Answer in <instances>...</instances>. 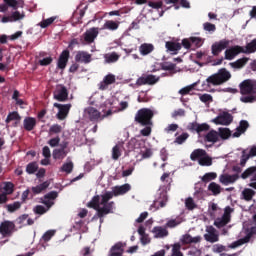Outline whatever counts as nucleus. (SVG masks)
<instances>
[{"label":"nucleus","mask_w":256,"mask_h":256,"mask_svg":"<svg viewBox=\"0 0 256 256\" xmlns=\"http://www.w3.org/2000/svg\"><path fill=\"white\" fill-rule=\"evenodd\" d=\"M131 191L130 184H123L121 186H116L112 188L111 192H106L100 196H94L92 200L88 203V207H92L97 211L98 217H105V215H109V213H113V209H115V203L109 202L113 197H119V195H125V193H129ZM109 202V203H108Z\"/></svg>","instance_id":"1"},{"label":"nucleus","mask_w":256,"mask_h":256,"mask_svg":"<svg viewBox=\"0 0 256 256\" xmlns=\"http://www.w3.org/2000/svg\"><path fill=\"white\" fill-rule=\"evenodd\" d=\"M231 79V72L227 69L222 68L218 71V73L211 75L206 79L203 83V86L210 87V85H223V83H227Z\"/></svg>","instance_id":"2"},{"label":"nucleus","mask_w":256,"mask_h":256,"mask_svg":"<svg viewBox=\"0 0 256 256\" xmlns=\"http://www.w3.org/2000/svg\"><path fill=\"white\" fill-rule=\"evenodd\" d=\"M130 145L134 146V152L137 153L136 158L138 161H143V159H149L153 155V151L150 148H146L145 142H139L137 139H132Z\"/></svg>","instance_id":"3"},{"label":"nucleus","mask_w":256,"mask_h":256,"mask_svg":"<svg viewBox=\"0 0 256 256\" xmlns=\"http://www.w3.org/2000/svg\"><path fill=\"white\" fill-rule=\"evenodd\" d=\"M190 159L192 161H197L198 159V163L202 167H211L213 165V158L207 155V152L203 149L194 150L190 155Z\"/></svg>","instance_id":"4"},{"label":"nucleus","mask_w":256,"mask_h":256,"mask_svg":"<svg viewBox=\"0 0 256 256\" xmlns=\"http://www.w3.org/2000/svg\"><path fill=\"white\" fill-rule=\"evenodd\" d=\"M112 113L113 110H111V108H108L106 112L105 110H102V113L94 107H88L86 109V115L91 119V121H103L105 117H109Z\"/></svg>","instance_id":"5"},{"label":"nucleus","mask_w":256,"mask_h":256,"mask_svg":"<svg viewBox=\"0 0 256 256\" xmlns=\"http://www.w3.org/2000/svg\"><path fill=\"white\" fill-rule=\"evenodd\" d=\"M153 115L154 113L151 109L143 108L138 111L135 119L136 121H138V123H141V125H153V123L151 122V119H153Z\"/></svg>","instance_id":"6"},{"label":"nucleus","mask_w":256,"mask_h":256,"mask_svg":"<svg viewBox=\"0 0 256 256\" xmlns=\"http://www.w3.org/2000/svg\"><path fill=\"white\" fill-rule=\"evenodd\" d=\"M231 213H233V208L227 206L224 209V214L214 221L215 227H218V229L225 227L231 221Z\"/></svg>","instance_id":"7"},{"label":"nucleus","mask_w":256,"mask_h":256,"mask_svg":"<svg viewBox=\"0 0 256 256\" xmlns=\"http://www.w3.org/2000/svg\"><path fill=\"white\" fill-rule=\"evenodd\" d=\"M214 125H231L233 116L228 112H221L216 118L211 120Z\"/></svg>","instance_id":"8"},{"label":"nucleus","mask_w":256,"mask_h":256,"mask_svg":"<svg viewBox=\"0 0 256 256\" xmlns=\"http://www.w3.org/2000/svg\"><path fill=\"white\" fill-rule=\"evenodd\" d=\"M249 177H250V183L248 184L249 187H252V189H256V166H251L247 168L241 174V179H249Z\"/></svg>","instance_id":"9"},{"label":"nucleus","mask_w":256,"mask_h":256,"mask_svg":"<svg viewBox=\"0 0 256 256\" xmlns=\"http://www.w3.org/2000/svg\"><path fill=\"white\" fill-rule=\"evenodd\" d=\"M253 157H256V145L249 146L248 148H246L242 151L240 165L242 167H245L247 161H249V159H251Z\"/></svg>","instance_id":"10"},{"label":"nucleus","mask_w":256,"mask_h":256,"mask_svg":"<svg viewBox=\"0 0 256 256\" xmlns=\"http://www.w3.org/2000/svg\"><path fill=\"white\" fill-rule=\"evenodd\" d=\"M14 232L15 223L6 220L0 224V235H2V237H11Z\"/></svg>","instance_id":"11"},{"label":"nucleus","mask_w":256,"mask_h":256,"mask_svg":"<svg viewBox=\"0 0 256 256\" xmlns=\"http://www.w3.org/2000/svg\"><path fill=\"white\" fill-rule=\"evenodd\" d=\"M67 145H68L67 142H63L62 144H60V148L54 149L52 152L53 159H55L56 161H63V159H65V157H67V153H69L66 150Z\"/></svg>","instance_id":"12"},{"label":"nucleus","mask_w":256,"mask_h":256,"mask_svg":"<svg viewBox=\"0 0 256 256\" xmlns=\"http://www.w3.org/2000/svg\"><path fill=\"white\" fill-rule=\"evenodd\" d=\"M25 19V12L14 11L10 16L2 17L1 23H17Z\"/></svg>","instance_id":"13"},{"label":"nucleus","mask_w":256,"mask_h":256,"mask_svg":"<svg viewBox=\"0 0 256 256\" xmlns=\"http://www.w3.org/2000/svg\"><path fill=\"white\" fill-rule=\"evenodd\" d=\"M256 84L252 80H244L240 84V93L242 95H251V93H255Z\"/></svg>","instance_id":"14"},{"label":"nucleus","mask_w":256,"mask_h":256,"mask_svg":"<svg viewBox=\"0 0 256 256\" xmlns=\"http://www.w3.org/2000/svg\"><path fill=\"white\" fill-rule=\"evenodd\" d=\"M68 97L69 92L67 91V88L63 85H57L54 91V99H56V101L64 102Z\"/></svg>","instance_id":"15"},{"label":"nucleus","mask_w":256,"mask_h":256,"mask_svg":"<svg viewBox=\"0 0 256 256\" xmlns=\"http://www.w3.org/2000/svg\"><path fill=\"white\" fill-rule=\"evenodd\" d=\"M54 107L59 109L57 113V119L60 121H63L69 115V111L71 110V104H59V103H54Z\"/></svg>","instance_id":"16"},{"label":"nucleus","mask_w":256,"mask_h":256,"mask_svg":"<svg viewBox=\"0 0 256 256\" xmlns=\"http://www.w3.org/2000/svg\"><path fill=\"white\" fill-rule=\"evenodd\" d=\"M204 238L209 243H217V241H219V234L217 233V230L213 226H207Z\"/></svg>","instance_id":"17"},{"label":"nucleus","mask_w":256,"mask_h":256,"mask_svg":"<svg viewBox=\"0 0 256 256\" xmlns=\"http://www.w3.org/2000/svg\"><path fill=\"white\" fill-rule=\"evenodd\" d=\"M239 53H245V49H243V47L241 46L231 47L225 51V59H227L228 61H231L235 59V57H237Z\"/></svg>","instance_id":"18"},{"label":"nucleus","mask_w":256,"mask_h":256,"mask_svg":"<svg viewBox=\"0 0 256 256\" xmlns=\"http://www.w3.org/2000/svg\"><path fill=\"white\" fill-rule=\"evenodd\" d=\"M238 180H239L238 174H234V175L222 174L219 176V182L225 186L233 185V183L237 182Z\"/></svg>","instance_id":"19"},{"label":"nucleus","mask_w":256,"mask_h":256,"mask_svg":"<svg viewBox=\"0 0 256 256\" xmlns=\"http://www.w3.org/2000/svg\"><path fill=\"white\" fill-rule=\"evenodd\" d=\"M229 47V40H221L212 45V54L219 55L223 49H227Z\"/></svg>","instance_id":"20"},{"label":"nucleus","mask_w":256,"mask_h":256,"mask_svg":"<svg viewBox=\"0 0 256 256\" xmlns=\"http://www.w3.org/2000/svg\"><path fill=\"white\" fill-rule=\"evenodd\" d=\"M116 81V76L114 74H108L104 77L103 81L100 82L99 89L105 91L109 85H113Z\"/></svg>","instance_id":"21"},{"label":"nucleus","mask_w":256,"mask_h":256,"mask_svg":"<svg viewBox=\"0 0 256 256\" xmlns=\"http://www.w3.org/2000/svg\"><path fill=\"white\" fill-rule=\"evenodd\" d=\"M253 233H256V227H253L251 231L246 233V236L244 238L234 242L230 247L232 249H235V247H239L241 245H245V243H249V239H251V236L253 235Z\"/></svg>","instance_id":"22"},{"label":"nucleus","mask_w":256,"mask_h":256,"mask_svg":"<svg viewBox=\"0 0 256 256\" xmlns=\"http://www.w3.org/2000/svg\"><path fill=\"white\" fill-rule=\"evenodd\" d=\"M182 245H189V243H201V236L192 237L189 234H184L180 238Z\"/></svg>","instance_id":"23"},{"label":"nucleus","mask_w":256,"mask_h":256,"mask_svg":"<svg viewBox=\"0 0 256 256\" xmlns=\"http://www.w3.org/2000/svg\"><path fill=\"white\" fill-rule=\"evenodd\" d=\"M188 129L190 131H196V133H201L203 131H209V126L207 123L199 124L197 122H193L188 125Z\"/></svg>","instance_id":"24"},{"label":"nucleus","mask_w":256,"mask_h":256,"mask_svg":"<svg viewBox=\"0 0 256 256\" xmlns=\"http://www.w3.org/2000/svg\"><path fill=\"white\" fill-rule=\"evenodd\" d=\"M55 199H57V192L53 191L48 193L45 197L42 203L46 205L47 209H51L53 207Z\"/></svg>","instance_id":"25"},{"label":"nucleus","mask_w":256,"mask_h":256,"mask_svg":"<svg viewBox=\"0 0 256 256\" xmlns=\"http://www.w3.org/2000/svg\"><path fill=\"white\" fill-rule=\"evenodd\" d=\"M152 233L156 239H162V237H167V235H169L167 228H163L161 226L154 227Z\"/></svg>","instance_id":"26"},{"label":"nucleus","mask_w":256,"mask_h":256,"mask_svg":"<svg viewBox=\"0 0 256 256\" xmlns=\"http://www.w3.org/2000/svg\"><path fill=\"white\" fill-rule=\"evenodd\" d=\"M67 61H69V51L64 50L58 60L59 69H65L67 67Z\"/></svg>","instance_id":"27"},{"label":"nucleus","mask_w":256,"mask_h":256,"mask_svg":"<svg viewBox=\"0 0 256 256\" xmlns=\"http://www.w3.org/2000/svg\"><path fill=\"white\" fill-rule=\"evenodd\" d=\"M99 35V32L96 28H92L86 31L84 39L87 41V43H93L95 41V38Z\"/></svg>","instance_id":"28"},{"label":"nucleus","mask_w":256,"mask_h":256,"mask_svg":"<svg viewBox=\"0 0 256 256\" xmlns=\"http://www.w3.org/2000/svg\"><path fill=\"white\" fill-rule=\"evenodd\" d=\"M75 59L79 63H91V54L87 52H78Z\"/></svg>","instance_id":"29"},{"label":"nucleus","mask_w":256,"mask_h":256,"mask_svg":"<svg viewBox=\"0 0 256 256\" xmlns=\"http://www.w3.org/2000/svg\"><path fill=\"white\" fill-rule=\"evenodd\" d=\"M247 127H249V122L242 120L239 127H237L236 132H234L233 137H241V135L247 131Z\"/></svg>","instance_id":"30"},{"label":"nucleus","mask_w":256,"mask_h":256,"mask_svg":"<svg viewBox=\"0 0 256 256\" xmlns=\"http://www.w3.org/2000/svg\"><path fill=\"white\" fill-rule=\"evenodd\" d=\"M37 125V120L33 117H27L24 119V129L26 131H33Z\"/></svg>","instance_id":"31"},{"label":"nucleus","mask_w":256,"mask_h":256,"mask_svg":"<svg viewBox=\"0 0 256 256\" xmlns=\"http://www.w3.org/2000/svg\"><path fill=\"white\" fill-rule=\"evenodd\" d=\"M154 49H155V46H153V44L144 43L139 47V52L140 54L145 56V55H149L150 53H153Z\"/></svg>","instance_id":"32"},{"label":"nucleus","mask_w":256,"mask_h":256,"mask_svg":"<svg viewBox=\"0 0 256 256\" xmlns=\"http://www.w3.org/2000/svg\"><path fill=\"white\" fill-rule=\"evenodd\" d=\"M121 153H123V144L122 143L116 144L112 148V159H114V161H117V159L121 157Z\"/></svg>","instance_id":"33"},{"label":"nucleus","mask_w":256,"mask_h":256,"mask_svg":"<svg viewBox=\"0 0 256 256\" xmlns=\"http://www.w3.org/2000/svg\"><path fill=\"white\" fill-rule=\"evenodd\" d=\"M248 61L249 58H240L235 62H231L230 67H232V69H243V67L247 65Z\"/></svg>","instance_id":"34"},{"label":"nucleus","mask_w":256,"mask_h":256,"mask_svg":"<svg viewBox=\"0 0 256 256\" xmlns=\"http://www.w3.org/2000/svg\"><path fill=\"white\" fill-rule=\"evenodd\" d=\"M205 139L208 143H217L219 141V132L212 130L206 134Z\"/></svg>","instance_id":"35"},{"label":"nucleus","mask_w":256,"mask_h":256,"mask_svg":"<svg viewBox=\"0 0 256 256\" xmlns=\"http://www.w3.org/2000/svg\"><path fill=\"white\" fill-rule=\"evenodd\" d=\"M49 185H51V183L49 181H46L40 185L32 187V193H34L35 195H39V193H43V191H45V189H47Z\"/></svg>","instance_id":"36"},{"label":"nucleus","mask_w":256,"mask_h":256,"mask_svg":"<svg viewBox=\"0 0 256 256\" xmlns=\"http://www.w3.org/2000/svg\"><path fill=\"white\" fill-rule=\"evenodd\" d=\"M123 255V244L117 243L110 250V256H121Z\"/></svg>","instance_id":"37"},{"label":"nucleus","mask_w":256,"mask_h":256,"mask_svg":"<svg viewBox=\"0 0 256 256\" xmlns=\"http://www.w3.org/2000/svg\"><path fill=\"white\" fill-rule=\"evenodd\" d=\"M208 191H211L212 194L214 195H219L222 191L221 185L212 182L208 185Z\"/></svg>","instance_id":"38"},{"label":"nucleus","mask_w":256,"mask_h":256,"mask_svg":"<svg viewBox=\"0 0 256 256\" xmlns=\"http://www.w3.org/2000/svg\"><path fill=\"white\" fill-rule=\"evenodd\" d=\"M166 49L171 53H177L181 49V44L175 42H166Z\"/></svg>","instance_id":"39"},{"label":"nucleus","mask_w":256,"mask_h":256,"mask_svg":"<svg viewBox=\"0 0 256 256\" xmlns=\"http://www.w3.org/2000/svg\"><path fill=\"white\" fill-rule=\"evenodd\" d=\"M242 195H243V198L245 199V201H251V199H253V197L255 195V191L251 188H245L242 191Z\"/></svg>","instance_id":"40"},{"label":"nucleus","mask_w":256,"mask_h":256,"mask_svg":"<svg viewBox=\"0 0 256 256\" xmlns=\"http://www.w3.org/2000/svg\"><path fill=\"white\" fill-rule=\"evenodd\" d=\"M103 29H109L110 31H116V29H119V23L108 20L105 22Z\"/></svg>","instance_id":"41"},{"label":"nucleus","mask_w":256,"mask_h":256,"mask_svg":"<svg viewBox=\"0 0 256 256\" xmlns=\"http://www.w3.org/2000/svg\"><path fill=\"white\" fill-rule=\"evenodd\" d=\"M201 179L204 183H209V181H213L214 179H217V173L208 172L204 174Z\"/></svg>","instance_id":"42"},{"label":"nucleus","mask_w":256,"mask_h":256,"mask_svg":"<svg viewBox=\"0 0 256 256\" xmlns=\"http://www.w3.org/2000/svg\"><path fill=\"white\" fill-rule=\"evenodd\" d=\"M218 135L221 139H229L231 137V130L229 128H219Z\"/></svg>","instance_id":"43"},{"label":"nucleus","mask_w":256,"mask_h":256,"mask_svg":"<svg viewBox=\"0 0 256 256\" xmlns=\"http://www.w3.org/2000/svg\"><path fill=\"white\" fill-rule=\"evenodd\" d=\"M171 256H183V252H181V244L180 243H175L172 245Z\"/></svg>","instance_id":"44"},{"label":"nucleus","mask_w":256,"mask_h":256,"mask_svg":"<svg viewBox=\"0 0 256 256\" xmlns=\"http://www.w3.org/2000/svg\"><path fill=\"white\" fill-rule=\"evenodd\" d=\"M104 58L106 63H115L119 61L117 53L106 54Z\"/></svg>","instance_id":"45"},{"label":"nucleus","mask_w":256,"mask_h":256,"mask_svg":"<svg viewBox=\"0 0 256 256\" xmlns=\"http://www.w3.org/2000/svg\"><path fill=\"white\" fill-rule=\"evenodd\" d=\"M182 221H183V218L171 219L166 223V227L173 229V227H177L178 225H181Z\"/></svg>","instance_id":"46"},{"label":"nucleus","mask_w":256,"mask_h":256,"mask_svg":"<svg viewBox=\"0 0 256 256\" xmlns=\"http://www.w3.org/2000/svg\"><path fill=\"white\" fill-rule=\"evenodd\" d=\"M185 206L189 211H193V209H197V203H195V200L193 198L189 197L185 200Z\"/></svg>","instance_id":"47"},{"label":"nucleus","mask_w":256,"mask_h":256,"mask_svg":"<svg viewBox=\"0 0 256 256\" xmlns=\"http://www.w3.org/2000/svg\"><path fill=\"white\" fill-rule=\"evenodd\" d=\"M13 183L11 182H6L3 184L2 189L4 191L5 195H11L13 193Z\"/></svg>","instance_id":"48"},{"label":"nucleus","mask_w":256,"mask_h":256,"mask_svg":"<svg viewBox=\"0 0 256 256\" xmlns=\"http://www.w3.org/2000/svg\"><path fill=\"white\" fill-rule=\"evenodd\" d=\"M37 169H39V166L37 165V162H32L29 163L26 167V172L29 175H33V173H35V171H37Z\"/></svg>","instance_id":"49"},{"label":"nucleus","mask_w":256,"mask_h":256,"mask_svg":"<svg viewBox=\"0 0 256 256\" xmlns=\"http://www.w3.org/2000/svg\"><path fill=\"white\" fill-rule=\"evenodd\" d=\"M7 211L9 213H15L18 209H21V202H14L13 204H9L6 206Z\"/></svg>","instance_id":"50"},{"label":"nucleus","mask_w":256,"mask_h":256,"mask_svg":"<svg viewBox=\"0 0 256 256\" xmlns=\"http://www.w3.org/2000/svg\"><path fill=\"white\" fill-rule=\"evenodd\" d=\"M256 51V39L252 40L250 43L247 44L246 50L244 53H255Z\"/></svg>","instance_id":"51"},{"label":"nucleus","mask_w":256,"mask_h":256,"mask_svg":"<svg viewBox=\"0 0 256 256\" xmlns=\"http://www.w3.org/2000/svg\"><path fill=\"white\" fill-rule=\"evenodd\" d=\"M55 19H57V17L53 16V17L43 20L42 22H40V27L42 29H46V27H49V25L53 24Z\"/></svg>","instance_id":"52"},{"label":"nucleus","mask_w":256,"mask_h":256,"mask_svg":"<svg viewBox=\"0 0 256 256\" xmlns=\"http://www.w3.org/2000/svg\"><path fill=\"white\" fill-rule=\"evenodd\" d=\"M146 78V85H155L159 81V76L155 75H147Z\"/></svg>","instance_id":"53"},{"label":"nucleus","mask_w":256,"mask_h":256,"mask_svg":"<svg viewBox=\"0 0 256 256\" xmlns=\"http://www.w3.org/2000/svg\"><path fill=\"white\" fill-rule=\"evenodd\" d=\"M63 130V128L61 127V125L59 124H54L50 127L49 129V134L50 135H57V133H61V131Z\"/></svg>","instance_id":"54"},{"label":"nucleus","mask_w":256,"mask_h":256,"mask_svg":"<svg viewBox=\"0 0 256 256\" xmlns=\"http://www.w3.org/2000/svg\"><path fill=\"white\" fill-rule=\"evenodd\" d=\"M21 119V116H19V113L12 112L10 113L6 118V123H9L11 121H19Z\"/></svg>","instance_id":"55"},{"label":"nucleus","mask_w":256,"mask_h":256,"mask_svg":"<svg viewBox=\"0 0 256 256\" xmlns=\"http://www.w3.org/2000/svg\"><path fill=\"white\" fill-rule=\"evenodd\" d=\"M61 171H64V173H71V171H73V162L68 161L64 163L61 167Z\"/></svg>","instance_id":"56"},{"label":"nucleus","mask_w":256,"mask_h":256,"mask_svg":"<svg viewBox=\"0 0 256 256\" xmlns=\"http://www.w3.org/2000/svg\"><path fill=\"white\" fill-rule=\"evenodd\" d=\"M240 101L242 103H255L256 97L254 95L242 96Z\"/></svg>","instance_id":"57"},{"label":"nucleus","mask_w":256,"mask_h":256,"mask_svg":"<svg viewBox=\"0 0 256 256\" xmlns=\"http://www.w3.org/2000/svg\"><path fill=\"white\" fill-rule=\"evenodd\" d=\"M188 138L189 135L187 133H184L176 138L175 143H177L178 145H183V143H185Z\"/></svg>","instance_id":"58"},{"label":"nucleus","mask_w":256,"mask_h":256,"mask_svg":"<svg viewBox=\"0 0 256 256\" xmlns=\"http://www.w3.org/2000/svg\"><path fill=\"white\" fill-rule=\"evenodd\" d=\"M49 211V208H45L42 205H38L34 208V212H36L38 215H43Z\"/></svg>","instance_id":"59"},{"label":"nucleus","mask_w":256,"mask_h":256,"mask_svg":"<svg viewBox=\"0 0 256 256\" xmlns=\"http://www.w3.org/2000/svg\"><path fill=\"white\" fill-rule=\"evenodd\" d=\"M141 85H147L145 76L138 78L135 84H130L131 87H141Z\"/></svg>","instance_id":"60"},{"label":"nucleus","mask_w":256,"mask_h":256,"mask_svg":"<svg viewBox=\"0 0 256 256\" xmlns=\"http://www.w3.org/2000/svg\"><path fill=\"white\" fill-rule=\"evenodd\" d=\"M195 85H197V83H194L190 86H186L184 88H182L179 93L180 95H187V93L191 92L193 90V87H195Z\"/></svg>","instance_id":"61"},{"label":"nucleus","mask_w":256,"mask_h":256,"mask_svg":"<svg viewBox=\"0 0 256 256\" xmlns=\"http://www.w3.org/2000/svg\"><path fill=\"white\" fill-rule=\"evenodd\" d=\"M199 99L202 101V103H211V101H213V96L210 94H203L199 97Z\"/></svg>","instance_id":"62"},{"label":"nucleus","mask_w":256,"mask_h":256,"mask_svg":"<svg viewBox=\"0 0 256 256\" xmlns=\"http://www.w3.org/2000/svg\"><path fill=\"white\" fill-rule=\"evenodd\" d=\"M59 143H61V138H59V136L48 141V145H50V147H57Z\"/></svg>","instance_id":"63"},{"label":"nucleus","mask_w":256,"mask_h":256,"mask_svg":"<svg viewBox=\"0 0 256 256\" xmlns=\"http://www.w3.org/2000/svg\"><path fill=\"white\" fill-rule=\"evenodd\" d=\"M53 235H55V230H48L47 232H45V234L42 236V239H44L45 241H50L51 237H53Z\"/></svg>","instance_id":"64"}]
</instances>
